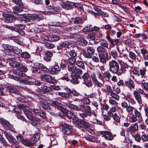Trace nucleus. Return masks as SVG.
I'll return each mask as SVG.
<instances>
[{
    "instance_id": "nucleus-39",
    "label": "nucleus",
    "mask_w": 148,
    "mask_h": 148,
    "mask_svg": "<svg viewBox=\"0 0 148 148\" xmlns=\"http://www.w3.org/2000/svg\"><path fill=\"white\" fill-rule=\"evenodd\" d=\"M112 117L114 121L116 123H120V118L116 113H115L112 116H109Z\"/></svg>"
},
{
    "instance_id": "nucleus-54",
    "label": "nucleus",
    "mask_w": 148,
    "mask_h": 148,
    "mask_svg": "<svg viewBox=\"0 0 148 148\" xmlns=\"http://www.w3.org/2000/svg\"><path fill=\"white\" fill-rule=\"evenodd\" d=\"M39 103L40 105L44 109L50 110L51 108L49 106H48L45 102L40 101Z\"/></svg>"
},
{
    "instance_id": "nucleus-1",
    "label": "nucleus",
    "mask_w": 148,
    "mask_h": 148,
    "mask_svg": "<svg viewBox=\"0 0 148 148\" xmlns=\"http://www.w3.org/2000/svg\"><path fill=\"white\" fill-rule=\"evenodd\" d=\"M146 71V69L143 68L140 69L138 71L136 69L132 71V73L134 76L132 77L133 79L136 81H141L143 83L145 80H141V79L145 77Z\"/></svg>"
},
{
    "instance_id": "nucleus-57",
    "label": "nucleus",
    "mask_w": 148,
    "mask_h": 148,
    "mask_svg": "<svg viewBox=\"0 0 148 148\" xmlns=\"http://www.w3.org/2000/svg\"><path fill=\"white\" fill-rule=\"evenodd\" d=\"M100 45L106 48H108V44L106 41L105 40H101L100 41Z\"/></svg>"
},
{
    "instance_id": "nucleus-41",
    "label": "nucleus",
    "mask_w": 148,
    "mask_h": 148,
    "mask_svg": "<svg viewBox=\"0 0 148 148\" xmlns=\"http://www.w3.org/2000/svg\"><path fill=\"white\" fill-rule=\"evenodd\" d=\"M103 78L105 79L106 80L109 79L111 77V75L109 71H106L103 73Z\"/></svg>"
},
{
    "instance_id": "nucleus-13",
    "label": "nucleus",
    "mask_w": 148,
    "mask_h": 148,
    "mask_svg": "<svg viewBox=\"0 0 148 148\" xmlns=\"http://www.w3.org/2000/svg\"><path fill=\"white\" fill-rule=\"evenodd\" d=\"M34 79L31 78L30 77L27 76L26 79H22L19 80L20 83H23L26 85H34Z\"/></svg>"
},
{
    "instance_id": "nucleus-9",
    "label": "nucleus",
    "mask_w": 148,
    "mask_h": 148,
    "mask_svg": "<svg viewBox=\"0 0 148 148\" xmlns=\"http://www.w3.org/2000/svg\"><path fill=\"white\" fill-rule=\"evenodd\" d=\"M47 8L48 11L42 12V14L49 15L58 14L59 12V10L56 7L49 6L47 7Z\"/></svg>"
},
{
    "instance_id": "nucleus-42",
    "label": "nucleus",
    "mask_w": 148,
    "mask_h": 148,
    "mask_svg": "<svg viewBox=\"0 0 148 148\" xmlns=\"http://www.w3.org/2000/svg\"><path fill=\"white\" fill-rule=\"evenodd\" d=\"M116 108L115 106H112L110 108V110L107 112V114L109 116H112L114 114L112 112H115L116 111Z\"/></svg>"
},
{
    "instance_id": "nucleus-36",
    "label": "nucleus",
    "mask_w": 148,
    "mask_h": 148,
    "mask_svg": "<svg viewBox=\"0 0 148 148\" xmlns=\"http://www.w3.org/2000/svg\"><path fill=\"white\" fill-rule=\"evenodd\" d=\"M21 16H22V17H18V19L21 21H24L26 22L30 21V19L29 18L28 16L25 15L23 16L21 15Z\"/></svg>"
},
{
    "instance_id": "nucleus-61",
    "label": "nucleus",
    "mask_w": 148,
    "mask_h": 148,
    "mask_svg": "<svg viewBox=\"0 0 148 148\" xmlns=\"http://www.w3.org/2000/svg\"><path fill=\"white\" fill-rule=\"evenodd\" d=\"M51 41H56L59 40L60 39V37L57 35H54L51 36Z\"/></svg>"
},
{
    "instance_id": "nucleus-29",
    "label": "nucleus",
    "mask_w": 148,
    "mask_h": 148,
    "mask_svg": "<svg viewBox=\"0 0 148 148\" xmlns=\"http://www.w3.org/2000/svg\"><path fill=\"white\" fill-rule=\"evenodd\" d=\"M34 65L36 67H37L38 69H40V70L44 71H47V69L46 67L42 64L36 62L34 64Z\"/></svg>"
},
{
    "instance_id": "nucleus-20",
    "label": "nucleus",
    "mask_w": 148,
    "mask_h": 148,
    "mask_svg": "<svg viewBox=\"0 0 148 148\" xmlns=\"http://www.w3.org/2000/svg\"><path fill=\"white\" fill-rule=\"evenodd\" d=\"M20 71H18L16 72L17 75L21 77H25L26 75L25 74L22 72V71L26 72L28 71V69L27 67L23 66V65Z\"/></svg>"
},
{
    "instance_id": "nucleus-11",
    "label": "nucleus",
    "mask_w": 148,
    "mask_h": 148,
    "mask_svg": "<svg viewBox=\"0 0 148 148\" xmlns=\"http://www.w3.org/2000/svg\"><path fill=\"white\" fill-rule=\"evenodd\" d=\"M0 123L6 129H10L12 132H14L15 130L14 129L9 122L5 119L0 118Z\"/></svg>"
},
{
    "instance_id": "nucleus-52",
    "label": "nucleus",
    "mask_w": 148,
    "mask_h": 148,
    "mask_svg": "<svg viewBox=\"0 0 148 148\" xmlns=\"http://www.w3.org/2000/svg\"><path fill=\"white\" fill-rule=\"evenodd\" d=\"M22 7L19 6H18L13 8V12L15 13H17L21 12L23 11Z\"/></svg>"
},
{
    "instance_id": "nucleus-19",
    "label": "nucleus",
    "mask_w": 148,
    "mask_h": 148,
    "mask_svg": "<svg viewBox=\"0 0 148 148\" xmlns=\"http://www.w3.org/2000/svg\"><path fill=\"white\" fill-rule=\"evenodd\" d=\"M106 38L107 40L113 46L116 45L119 42V39H112L108 34H107Z\"/></svg>"
},
{
    "instance_id": "nucleus-3",
    "label": "nucleus",
    "mask_w": 148,
    "mask_h": 148,
    "mask_svg": "<svg viewBox=\"0 0 148 148\" xmlns=\"http://www.w3.org/2000/svg\"><path fill=\"white\" fill-rule=\"evenodd\" d=\"M109 70L113 73L116 74L119 70V65L115 60H113L109 62Z\"/></svg>"
},
{
    "instance_id": "nucleus-64",
    "label": "nucleus",
    "mask_w": 148,
    "mask_h": 148,
    "mask_svg": "<svg viewBox=\"0 0 148 148\" xmlns=\"http://www.w3.org/2000/svg\"><path fill=\"white\" fill-rule=\"evenodd\" d=\"M69 54L70 56L73 57H75L77 56V53L74 50H72L69 52Z\"/></svg>"
},
{
    "instance_id": "nucleus-49",
    "label": "nucleus",
    "mask_w": 148,
    "mask_h": 148,
    "mask_svg": "<svg viewBox=\"0 0 148 148\" xmlns=\"http://www.w3.org/2000/svg\"><path fill=\"white\" fill-rule=\"evenodd\" d=\"M106 50V48L102 46H99L97 48V51L98 52V54L102 53H105L104 52Z\"/></svg>"
},
{
    "instance_id": "nucleus-56",
    "label": "nucleus",
    "mask_w": 148,
    "mask_h": 148,
    "mask_svg": "<svg viewBox=\"0 0 148 148\" xmlns=\"http://www.w3.org/2000/svg\"><path fill=\"white\" fill-rule=\"evenodd\" d=\"M79 44L81 46L84 47L87 45V42L84 39H81L79 41Z\"/></svg>"
},
{
    "instance_id": "nucleus-32",
    "label": "nucleus",
    "mask_w": 148,
    "mask_h": 148,
    "mask_svg": "<svg viewBox=\"0 0 148 148\" xmlns=\"http://www.w3.org/2000/svg\"><path fill=\"white\" fill-rule=\"evenodd\" d=\"M84 112L86 113L88 116H91L92 113L91 112V108L88 105L85 106L83 107Z\"/></svg>"
},
{
    "instance_id": "nucleus-58",
    "label": "nucleus",
    "mask_w": 148,
    "mask_h": 148,
    "mask_svg": "<svg viewBox=\"0 0 148 148\" xmlns=\"http://www.w3.org/2000/svg\"><path fill=\"white\" fill-rule=\"evenodd\" d=\"M92 25H90L85 27L83 29V31L84 32H86L87 31H92Z\"/></svg>"
},
{
    "instance_id": "nucleus-37",
    "label": "nucleus",
    "mask_w": 148,
    "mask_h": 148,
    "mask_svg": "<svg viewBox=\"0 0 148 148\" xmlns=\"http://www.w3.org/2000/svg\"><path fill=\"white\" fill-rule=\"evenodd\" d=\"M71 21L74 24H77L82 23L83 21L81 18L76 17L75 18H72Z\"/></svg>"
},
{
    "instance_id": "nucleus-62",
    "label": "nucleus",
    "mask_w": 148,
    "mask_h": 148,
    "mask_svg": "<svg viewBox=\"0 0 148 148\" xmlns=\"http://www.w3.org/2000/svg\"><path fill=\"white\" fill-rule=\"evenodd\" d=\"M92 122L94 124L97 125H101L102 122L101 121L97 119L96 118L93 119L92 120Z\"/></svg>"
},
{
    "instance_id": "nucleus-4",
    "label": "nucleus",
    "mask_w": 148,
    "mask_h": 148,
    "mask_svg": "<svg viewBox=\"0 0 148 148\" xmlns=\"http://www.w3.org/2000/svg\"><path fill=\"white\" fill-rule=\"evenodd\" d=\"M60 126L62 127L63 133L68 135L72 133L73 132L72 126L62 122L60 123Z\"/></svg>"
},
{
    "instance_id": "nucleus-63",
    "label": "nucleus",
    "mask_w": 148,
    "mask_h": 148,
    "mask_svg": "<svg viewBox=\"0 0 148 148\" xmlns=\"http://www.w3.org/2000/svg\"><path fill=\"white\" fill-rule=\"evenodd\" d=\"M129 56L131 59L133 60H135L136 57L135 54L131 51L129 52Z\"/></svg>"
},
{
    "instance_id": "nucleus-2",
    "label": "nucleus",
    "mask_w": 148,
    "mask_h": 148,
    "mask_svg": "<svg viewBox=\"0 0 148 148\" xmlns=\"http://www.w3.org/2000/svg\"><path fill=\"white\" fill-rule=\"evenodd\" d=\"M23 110L27 118L32 121H35L36 119L34 116L33 114L32 113V112L33 111L36 114H38L39 112H40V110L39 109H33L32 110L29 107L25 106L23 108Z\"/></svg>"
},
{
    "instance_id": "nucleus-26",
    "label": "nucleus",
    "mask_w": 148,
    "mask_h": 148,
    "mask_svg": "<svg viewBox=\"0 0 148 148\" xmlns=\"http://www.w3.org/2000/svg\"><path fill=\"white\" fill-rule=\"evenodd\" d=\"M126 85L130 89H134L135 87V84L133 81L130 78L125 83Z\"/></svg>"
},
{
    "instance_id": "nucleus-8",
    "label": "nucleus",
    "mask_w": 148,
    "mask_h": 148,
    "mask_svg": "<svg viewBox=\"0 0 148 148\" xmlns=\"http://www.w3.org/2000/svg\"><path fill=\"white\" fill-rule=\"evenodd\" d=\"M49 103L51 105L57 108L58 110H60L63 113H64L66 112L65 109L63 107V105L58 101H51Z\"/></svg>"
},
{
    "instance_id": "nucleus-38",
    "label": "nucleus",
    "mask_w": 148,
    "mask_h": 148,
    "mask_svg": "<svg viewBox=\"0 0 148 148\" xmlns=\"http://www.w3.org/2000/svg\"><path fill=\"white\" fill-rule=\"evenodd\" d=\"M31 140H28L25 139V141L23 142V144L29 147H31L34 146L33 143H32Z\"/></svg>"
},
{
    "instance_id": "nucleus-25",
    "label": "nucleus",
    "mask_w": 148,
    "mask_h": 148,
    "mask_svg": "<svg viewBox=\"0 0 148 148\" xmlns=\"http://www.w3.org/2000/svg\"><path fill=\"white\" fill-rule=\"evenodd\" d=\"M40 137L39 134L38 133H36L34 134L33 137L32 138L31 140L32 143H33L34 145L38 140Z\"/></svg>"
},
{
    "instance_id": "nucleus-7",
    "label": "nucleus",
    "mask_w": 148,
    "mask_h": 148,
    "mask_svg": "<svg viewBox=\"0 0 148 148\" xmlns=\"http://www.w3.org/2000/svg\"><path fill=\"white\" fill-rule=\"evenodd\" d=\"M40 78L42 79H44L47 82L52 84H55L57 83L55 78L50 75L46 74H43L40 75Z\"/></svg>"
},
{
    "instance_id": "nucleus-48",
    "label": "nucleus",
    "mask_w": 148,
    "mask_h": 148,
    "mask_svg": "<svg viewBox=\"0 0 148 148\" xmlns=\"http://www.w3.org/2000/svg\"><path fill=\"white\" fill-rule=\"evenodd\" d=\"M71 77L72 78L71 80V82L74 84H77L79 83V82L77 79H76V77L75 75H71Z\"/></svg>"
},
{
    "instance_id": "nucleus-15",
    "label": "nucleus",
    "mask_w": 148,
    "mask_h": 148,
    "mask_svg": "<svg viewBox=\"0 0 148 148\" xmlns=\"http://www.w3.org/2000/svg\"><path fill=\"white\" fill-rule=\"evenodd\" d=\"M133 95L134 98L138 104L139 105L142 104L143 100L140 94L139 93L137 90H135L133 91Z\"/></svg>"
},
{
    "instance_id": "nucleus-31",
    "label": "nucleus",
    "mask_w": 148,
    "mask_h": 148,
    "mask_svg": "<svg viewBox=\"0 0 148 148\" xmlns=\"http://www.w3.org/2000/svg\"><path fill=\"white\" fill-rule=\"evenodd\" d=\"M41 89L42 92L43 93H48L51 89L50 87H49L46 84L42 85L41 87Z\"/></svg>"
},
{
    "instance_id": "nucleus-45",
    "label": "nucleus",
    "mask_w": 148,
    "mask_h": 148,
    "mask_svg": "<svg viewBox=\"0 0 148 148\" xmlns=\"http://www.w3.org/2000/svg\"><path fill=\"white\" fill-rule=\"evenodd\" d=\"M83 84H85L88 87H91L92 85V83L90 78L84 81Z\"/></svg>"
},
{
    "instance_id": "nucleus-44",
    "label": "nucleus",
    "mask_w": 148,
    "mask_h": 148,
    "mask_svg": "<svg viewBox=\"0 0 148 148\" xmlns=\"http://www.w3.org/2000/svg\"><path fill=\"white\" fill-rule=\"evenodd\" d=\"M58 95L62 97L67 98H71L72 97L71 95H69L67 93L62 92H58Z\"/></svg>"
},
{
    "instance_id": "nucleus-30",
    "label": "nucleus",
    "mask_w": 148,
    "mask_h": 148,
    "mask_svg": "<svg viewBox=\"0 0 148 148\" xmlns=\"http://www.w3.org/2000/svg\"><path fill=\"white\" fill-rule=\"evenodd\" d=\"M7 88L8 90L10 92L16 94H19L20 92L18 90L15 89L14 87L12 86H7Z\"/></svg>"
},
{
    "instance_id": "nucleus-24",
    "label": "nucleus",
    "mask_w": 148,
    "mask_h": 148,
    "mask_svg": "<svg viewBox=\"0 0 148 148\" xmlns=\"http://www.w3.org/2000/svg\"><path fill=\"white\" fill-rule=\"evenodd\" d=\"M83 121L80 119L76 120L75 122L76 126L81 130H83Z\"/></svg>"
},
{
    "instance_id": "nucleus-40",
    "label": "nucleus",
    "mask_w": 148,
    "mask_h": 148,
    "mask_svg": "<svg viewBox=\"0 0 148 148\" xmlns=\"http://www.w3.org/2000/svg\"><path fill=\"white\" fill-rule=\"evenodd\" d=\"M138 120V118L134 115V114H132L129 116V121L130 123H133L136 122Z\"/></svg>"
},
{
    "instance_id": "nucleus-60",
    "label": "nucleus",
    "mask_w": 148,
    "mask_h": 148,
    "mask_svg": "<svg viewBox=\"0 0 148 148\" xmlns=\"http://www.w3.org/2000/svg\"><path fill=\"white\" fill-rule=\"evenodd\" d=\"M134 108L130 105H129L126 108L127 111L129 113H132L134 110Z\"/></svg>"
},
{
    "instance_id": "nucleus-43",
    "label": "nucleus",
    "mask_w": 148,
    "mask_h": 148,
    "mask_svg": "<svg viewBox=\"0 0 148 148\" xmlns=\"http://www.w3.org/2000/svg\"><path fill=\"white\" fill-rule=\"evenodd\" d=\"M110 96L112 98L115 99L116 101H119L120 99V96L119 95L113 92L110 93Z\"/></svg>"
},
{
    "instance_id": "nucleus-17",
    "label": "nucleus",
    "mask_w": 148,
    "mask_h": 148,
    "mask_svg": "<svg viewBox=\"0 0 148 148\" xmlns=\"http://www.w3.org/2000/svg\"><path fill=\"white\" fill-rule=\"evenodd\" d=\"M4 18L5 22L7 23H12L16 20V18L11 14H5Z\"/></svg>"
},
{
    "instance_id": "nucleus-10",
    "label": "nucleus",
    "mask_w": 148,
    "mask_h": 148,
    "mask_svg": "<svg viewBox=\"0 0 148 148\" xmlns=\"http://www.w3.org/2000/svg\"><path fill=\"white\" fill-rule=\"evenodd\" d=\"M74 43L73 41H65L60 42L59 44V46L57 47V49L59 50L64 47L69 48L73 45Z\"/></svg>"
},
{
    "instance_id": "nucleus-27",
    "label": "nucleus",
    "mask_w": 148,
    "mask_h": 148,
    "mask_svg": "<svg viewBox=\"0 0 148 148\" xmlns=\"http://www.w3.org/2000/svg\"><path fill=\"white\" fill-rule=\"evenodd\" d=\"M66 105L67 107L77 111H79L81 110V108L80 107L72 104H71L69 103H66Z\"/></svg>"
},
{
    "instance_id": "nucleus-16",
    "label": "nucleus",
    "mask_w": 148,
    "mask_h": 148,
    "mask_svg": "<svg viewBox=\"0 0 148 148\" xmlns=\"http://www.w3.org/2000/svg\"><path fill=\"white\" fill-rule=\"evenodd\" d=\"M60 67L58 65L56 64L49 69V71L52 75H56L60 71Z\"/></svg>"
},
{
    "instance_id": "nucleus-22",
    "label": "nucleus",
    "mask_w": 148,
    "mask_h": 148,
    "mask_svg": "<svg viewBox=\"0 0 148 148\" xmlns=\"http://www.w3.org/2000/svg\"><path fill=\"white\" fill-rule=\"evenodd\" d=\"M61 6L63 8L67 10L71 9L73 8V5L69 2H63L62 3Z\"/></svg>"
},
{
    "instance_id": "nucleus-12",
    "label": "nucleus",
    "mask_w": 148,
    "mask_h": 148,
    "mask_svg": "<svg viewBox=\"0 0 148 148\" xmlns=\"http://www.w3.org/2000/svg\"><path fill=\"white\" fill-rule=\"evenodd\" d=\"M4 134L9 142L12 143H14L16 145H19V142L16 141L15 139L8 132L6 131H4Z\"/></svg>"
},
{
    "instance_id": "nucleus-14",
    "label": "nucleus",
    "mask_w": 148,
    "mask_h": 148,
    "mask_svg": "<svg viewBox=\"0 0 148 148\" xmlns=\"http://www.w3.org/2000/svg\"><path fill=\"white\" fill-rule=\"evenodd\" d=\"M99 56L100 61L102 63L106 62L109 59L108 55L106 52L99 53Z\"/></svg>"
},
{
    "instance_id": "nucleus-46",
    "label": "nucleus",
    "mask_w": 148,
    "mask_h": 148,
    "mask_svg": "<svg viewBox=\"0 0 148 148\" xmlns=\"http://www.w3.org/2000/svg\"><path fill=\"white\" fill-rule=\"evenodd\" d=\"M20 55L21 57L25 59L29 58L31 56L30 54L27 52H23Z\"/></svg>"
},
{
    "instance_id": "nucleus-18",
    "label": "nucleus",
    "mask_w": 148,
    "mask_h": 148,
    "mask_svg": "<svg viewBox=\"0 0 148 148\" xmlns=\"http://www.w3.org/2000/svg\"><path fill=\"white\" fill-rule=\"evenodd\" d=\"M100 133L103 135V136L108 140H112L113 137L112 133L108 131H101Z\"/></svg>"
},
{
    "instance_id": "nucleus-35",
    "label": "nucleus",
    "mask_w": 148,
    "mask_h": 148,
    "mask_svg": "<svg viewBox=\"0 0 148 148\" xmlns=\"http://www.w3.org/2000/svg\"><path fill=\"white\" fill-rule=\"evenodd\" d=\"M138 130V123H137L133 124L131 125L130 127V132H133L134 131H136Z\"/></svg>"
},
{
    "instance_id": "nucleus-6",
    "label": "nucleus",
    "mask_w": 148,
    "mask_h": 148,
    "mask_svg": "<svg viewBox=\"0 0 148 148\" xmlns=\"http://www.w3.org/2000/svg\"><path fill=\"white\" fill-rule=\"evenodd\" d=\"M67 68L69 71L72 74H73L75 75L78 74L79 76H80L83 72L82 69L79 68L77 69L76 67L73 65H68Z\"/></svg>"
},
{
    "instance_id": "nucleus-47",
    "label": "nucleus",
    "mask_w": 148,
    "mask_h": 148,
    "mask_svg": "<svg viewBox=\"0 0 148 148\" xmlns=\"http://www.w3.org/2000/svg\"><path fill=\"white\" fill-rule=\"evenodd\" d=\"M109 55L111 56L113 58L116 57L118 54L117 50L115 49H112L109 53Z\"/></svg>"
},
{
    "instance_id": "nucleus-59",
    "label": "nucleus",
    "mask_w": 148,
    "mask_h": 148,
    "mask_svg": "<svg viewBox=\"0 0 148 148\" xmlns=\"http://www.w3.org/2000/svg\"><path fill=\"white\" fill-rule=\"evenodd\" d=\"M110 104L112 106H115L118 104V103L114 99L110 97L109 100Z\"/></svg>"
},
{
    "instance_id": "nucleus-28",
    "label": "nucleus",
    "mask_w": 148,
    "mask_h": 148,
    "mask_svg": "<svg viewBox=\"0 0 148 148\" xmlns=\"http://www.w3.org/2000/svg\"><path fill=\"white\" fill-rule=\"evenodd\" d=\"M94 9L98 13V14H99L103 16L106 17L108 16L109 15L108 13L102 11L100 9L96 7H94Z\"/></svg>"
},
{
    "instance_id": "nucleus-33",
    "label": "nucleus",
    "mask_w": 148,
    "mask_h": 148,
    "mask_svg": "<svg viewBox=\"0 0 148 148\" xmlns=\"http://www.w3.org/2000/svg\"><path fill=\"white\" fill-rule=\"evenodd\" d=\"M2 46L4 49L7 51H13L14 50V48L12 46H9L7 45H3Z\"/></svg>"
},
{
    "instance_id": "nucleus-21",
    "label": "nucleus",
    "mask_w": 148,
    "mask_h": 148,
    "mask_svg": "<svg viewBox=\"0 0 148 148\" xmlns=\"http://www.w3.org/2000/svg\"><path fill=\"white\" fill-rule=\"evenodd\" d=\"M9 64L10 66L16 68L19 70L23 66V64L22 63L16 62H11L9 63Z\"/></svg>"
},
{
    "instance_id": "nucleus-51",
    "label": "nucleus",
    "mask_w": 148,
    "mask_h": 148,
    "mask_svg": "<svg viewBox=\"0 0 148 148\" xmlns=\"http://www.w3.org/2000/svg\"><path fill=\"white\" fill-rule=\"evenodd\" d=\"M90 75L89 74L87 73L86 72L81 77L83 81L85 80L88 79H90Z\"/></svg>"
},
{
    "instance_id": "nucleus-34",
    "label": "nucleus",
    "mask_w": 148,
    "mask_h": 148,
    "mask_svg": "<svg viewBox=\"0 0 148 148\" xmlns=\"http://www.w3.org/2000/svg\"><path fill=\"white\" fill-rule=\"evenodd\" d=\"M132 69L131 67L130 66L126 63H125L123 64V67L122 68V72L123 73H125L126 72L130 71Z\"/></svg>"
},
{
    "instance_id": "nucleus-55",
    "label": "nucleus",
    "mask_w": 148,
    "mask_h": 148,
    "mask_svg": "<svg viewBox=\"0 0 148 148\" xmlns=\"http://www.w3.org/2000/svg\"><path fill=\"white\" fill-rule=\"evenodd\" d=\"M76 64L77 66L79 67L82 69L84 68V64L82 61H77L76 62Z\"/></svg>"
},
{
    "instance_id": "nucleus-50",
    "label": "nucleus",
    "mask_w": 148,
    "mask_h": 148,
    "mask_svg": "<svg viewBox=\"0 0 148 148\" xmlns=\"http://www.w3.org/2000/svg\"><path fill=\"white\" fill-rule=\"evenodd\" d=\"M77 28H78L77 26H75L74 27H67L65 28V31L71 32L74 31Z\"/></svg>"
},
{
    "instance_id": "nucleus-23",
    "label": "nucleus",
    "mask_w": 148,
    "mask_h": 148,
    "mask_svg": "<svg viewBox=\"0 0 148 148\" xmlns=\"http://www.w3.org/2000/svg\"><path fill=\"white\" fill-rule=\"evenodd\" d=\"M44 57L45 60L47 62H49L51 60V57L53 56V53L50 51H47L45 53Z\"/></svg>"
},
{
    "instance_id": "nucleus-5",
    "label": "nucleus",
    "mask_w": 148,
    "mask_h": 148,
    "mask_svg": "<svg viewBox=\"0 0 148 148\" xmlns=\"http://www.w3.org/2000/svg\"><path fill=\"white\" fill-rule=\"evenodd\" d=\"M86 49L87 52L84 51L83 55L85 58H90L92 57V55L95 53V48L93 46H88L87 47Z\"/></svg>"
},
{
    "instance_id": "nucleus-53",
    "label": "nucleus",
    "mask_w": 148,
    "mask_h": 148,
    "mask_svg": "<svg viewBox=\"0 0 148 148\" xmlns=\"http://www.w3.org/2000/svg\"><path fill=\"white\" fill-rule=\"evenodd\" d=\"M85 138L87 140L90 141L91 142H95L97 140V138L96 137H94L91 135L86 136Z\"/></svg>"
}]
</instances>
